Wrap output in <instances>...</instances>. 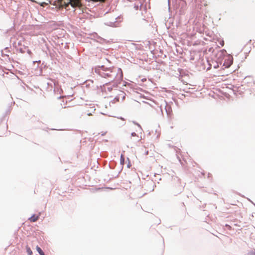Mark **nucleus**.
I'll use <instances>...</instances> for the list:
<instances>
[{
  "label": "nucleus",
  "mask_w": 255,
  "mask_h": 255,
  "mask_svg": "<svg viewBox=\"0 0 255 255\" xmlns=\"http://www.w3.org/2000/svg\"><path fill=\"white\" fill-rule=\"evenodd\" d=\"M148 151H146L145 152V155H148Z\"/></svg>",
  "instance_id": "obj_25"
},
{
  "label": "nucleus",
  "mask_w": 255,
  "mask_h": 255,
  "mask_svg": "<svg viewBox=\"0 0 255 255\" xmlns=\"http://www.w3.org/2000/svg\"><path fill=\"white\" fill-rule=\"evenodd\" d=\"M250 255H255V251L251 252L249 253Z\"/></svg>",
  "instance_id": "obj_17"
},
{
  "label": "nucleus",
  "mask_w": 255,
  "mask_h": 255,
  "mask_svg": "<svg viewBox=\"0 0 255 255\" xmlns=\"http://www.w3.org/2000/svg\"><path fill=\"white\" fill-rule=\"evenodd\" d=\"M226 227H227L229 229H230L231 228V227L230 225H228V224L226 225Z\"/></svg>",
  "instance_id": "obj_19"
},
{
  "label": "nucleus",
  "mask_w": 255,
  "mask_h": 255,
  "mask_svg": "<svg viewBox=\"0 0 255 255\" xmlns=\"http://www.w3.org/2000/svg\"><path fill=\"white\" fill-rule=\"evenodd\" d=\"M223 52V56L221 58V60H222V66L224 67L225 68H229L233 62V58L231 55H226L224 56V50H222Z\"/></svg>",
  "instance_id": "obj_2"
},
{
  "label": "nucleus",
  "mask_w": 255,
  "mask_h": 255,
  "mask_svg": "<svg viewBox=\"0 0 255 255\" xmlns=\"http://www.w3.org/2000/svg\"><path fill=\"white\" fill-rule=\"evenodd\" d=\"M91 115V113H88V115H89H89Z\"/></svg>",
  "instance_id": "obj_30"
},
{
  "label": "nucleus",
  "mask_w": 255,
  "mask_h": 255,
  "mask_svg": "<svg viewBox=\"0 0 255 255\" xmlns=\"http://www.w3.org/2000/svg\"><path fill=\"white\" fill-rule=\"evenodd\" d=\"M130 166H131V165H130V162H128V165H127V166H128V168H129Z\"/></svg>",
  "instance_id": "obj_22"
},
{
  "label": "nucleus",
  "mask_w": 255,
  "mask_h": 255,
  "mask_svg": "<svg viewBox=\"0 0 255 255\" xmlns=\"http://www.w3.org/2000/svg\"><path fill=\"white\" fill-rule=\"evenodd\" d=\"M109 166H110V168H111V169H113L114 167V166H112V165L111 164L109 165Z\"/></svg>",
  "instance_id": "obj_23"
},
{
  "label": "nucleus",
  "mask_w": 255,
  "mask_h": 255,
  "mask_svg": "<svg viewBox=\"0 0 255 255\" xmlns=\"http://www.w3.org/2000/svg\"><path fill=\"white\" fill-rule=\"evenodd\" d=\"M118 71H120V72H121L120 78H121V79H122V78H123V73H122V71L121 69V68H118Z\"/></svg>",
  "instance_id": "obj_14"
},
{
  "label": "nucleus",
  "mask_w": 255,
  "mask_h": 255,
  "mask_svg": "<svg viewBox=\"0 0 255 255\" xmlns=\"http://www.w3.org/2000/svg\"><path fill=\"white\" fill-rule=\"evenodd\" d=\"M145 186L147 187L146 190L149 192H152L154 190L155 185L152 180L147 181L145 183Z\"/></svg>",
  "instance_id": "obj_4"
},
{
  "label": "nucleus",
  "mask_w": 255,
  "mask_h": 255,
  "mask_svg": "<svg viewBox=\"0 0 255 255\" xmlns=\"http://www.w3.org/2000/svg\"><path fill=\"white\" fill-rule=\"evenodd\" d=\"M110 23H111V24H109V25L112 26V25H113V24H114V23H113V22H110Z\"/></svg>",
  "instance_id": "obj_24"
},
{
  "label": "nucleus",
  "mask_w": 255,
  "mask_h": 255,
  "mask_svg": "<svg viewBox=\"0 0 255 255\" xmlns=\"http://www.w3.org/2000/svg\"><path fill=\"white\" fill-rule=\"evenodd\" d=\"M160 108L161 111V112H162V114H163V112H162V109L161 107H160Z\"/></svg>",
  "instance_id": "obj_27"
},
{
  "label": "nucleus",
  "mask_w": 255,
  "mask_h": 255,
  "mask_svg": "<svg viewBox=\"0 0 255 255\" xmlns=\"http://www.w3.org/2000/svg\"><path fill=\"white\" fill-rule=\"evenodd\" d=\"M218 55L219 56L217 58V61H212V63H209V66L207 68V70L210 69L212 66L214 69H217L219 67V65H221L222 64V60H221V58L223 56V52H220Z\"/></svg>",
  "instance_id": "obj_3"
},
{
  "label": "nucleus",
  "mask_w": 255,
  "mask_h": 255,
  "mask_svg": "<svg viewBox=\"0 0 255 255\" xmlns=\"http://www.w3.org/2000/svg\"><path fill=\"white\" fill-rule=\"evenodd\" d=\"M139 140H140V139H137V141H139Z\"/></svg>",
  "instance_id": "obj_32"
},
{
  "label": "nucleus",
  "mask_w": 255,
  "mask_h": 255,
  "mask_svg": "<svg viewBox=\"0 0 255 255\" xmlns=\"http://www.w3.org/2000/svg\"><path fill=\"white\" fill-rule=\"evenodd\" d=\"M27 53H28L29 54H30L31 53V51H30L29 49H28V50H27Z\"/></svg>",
  "instance_id": "obj_20"
},
{
  "label": "nucleus",
  "mask_w": 255,
  "mask_h": 255,
  "mask_svg": "<svg viewBox=\"0 0 255 255\" xmlns=\"http://www.w3.org/2000/svg\"><path fill=\"white\" fill-rule=\"evenodd\" d=\"M20 51L21 53H23V51H22L21 49H20Z\"/></svg>",
  "instance_id": "obj_29"
},
{
  "label": "nucleus",
  "mask_w": 255,
  "mask_h": 255,
  "mask_svg": "<svg viewBox=\"0 0 255 255\" xmlns=\"http://www.w3.org/2000/svg\"><path fill=\"white\" fill-rule=\"evenodd\" d=\"M138 5H137V6H135V9H138Z\"/></svg>",
  "instance_id": "obj_26"
},
{
  "label": "nucleus",
  "mask_w": 255,
  "mask_h": 255,
  "mask_svg": "<svg viewBox=\"0 0 255 255\" xmlns=\"http://www.w3.org/2000/svg\"><path fill=\"white\" fill-rule=\"evenodd\" d=\"M123 94H124V92L123 91H121L120 92V94H119L118 95V96H117L114 100H116V101H119V100H120V97L121 96V95H123Z\"/></svg>",
  "instance_id": "obj_12"
},
{
  "label": "nucleus",
  "mask_w": 255,
  "mask_h": 255,
  "mask_svg": "<svg viewBox=\"0 0 255 255\" xmlns=\"http://www.w3.org/2000/svg\"><path fill=\"white\" fill-rule=\"evenodd\" d=\"M38 218V216H36L35 214H33L30 218H29L28 220H30V221L31 222H35L37 221Z\"/></svg>",
  "instance_id": "obj_8"
},
{
  "label": "nucleus",
  "mask_w": 255,
  "mask_h": 255,
  "mask_svg": "<svg viewBox=\"0 0 255 255\" xmlns=\"http://www.w3.org/2000/svg\"><path fill=\"white\" fill-rule=\"evenodd\" d=\"M105 133H103L102 134V135H105Z\"/></svg>",
  "instance_id": "obj_31"
},
{
  "label": "nucleus",
  "mask_w": 255,
  "mask_h": 255,
  "mask_svg": "<svg viewBox=\"0 0 255 255\" xmlns=\"http://www.w3.org/2000/svg\"><path fill=\"white\" fill-rule=\"evenodd\" d=\"M174 185L171 189V193L174 196L180 194L184 189V186L181 184V180L178 177H173Z\"/></svg>",
  "instance_id": "obj_1"
},
{
  "label": "nucleus",
  "mask_w": 255,
  "mask_h": 255,
  "mask_svg": "<svg viewBox=\"0 0 255 255\" xmlns=\"http://www.w3.org/2000/svg\"><path fill=\"white\" fill-rule=\"evenodd\" d=\"M112 87H108V90L109 91H112Z\"/></svg>",
  "instance_id": "obj_21"
},
{
  "label": "nucleus",
  "mask_w": 255,
  "mask_h": 255,
  "mask_svg": "<svg viewBox=\"0 0 255 255\" xmlns=\"http://www.w3.org/2000/svg\"><path fill=\"white\" fill-rule=\"evenodd\" d=\"M111 67H106L104 65H102L101 66H99L97 68H96L95 69V72L97 73H98L99 71H100V70H102V72H105V71H110L111 72H112L113 71L111 70Z\"/></svg>",
  "instance_id": "obj_5"
},
{
  "label": "nucleus",
  "mask_w": 255,
  "mask_h": 255,
  "mask_svg": "<svg viewBox=\"0 0 255 255\" xmlns=\"http://www.w3.org/2000/svg\"><path fill=\"white\" fill-rule=\"evenodd\" d=\"M166 114L168 117H170L172 114V109L170 105H168L167 103H165L164 107Z\"/></svg>",
  "instance_id": "obj_6"
},
{
  "label": "nucleus",
  "mask_w": 255,
  "mask_h": 255,
  "mask_svg": "<svg viewBox=\"0 0 255 255\" xmlns=\"http://www.w3.org/2000/svg\"><path fill=\"white\" fill-rule=\"evenodd\" d=\"M99 74L102 77H112V75L109 73H105L104 72H101V71L98 72Z\"/></svg>",
  "instance_id": "obj_7"
},
{
  "label": "nucleus",
  "mask_w": 255,
  "mask_h": 255,
  "mask_svg": "<svg viewBox=\"0 0 255 255\" xmlns=\"http://www.w3.org/2000/svg\"><path fill=\"white\" fill-rule=\"evenodd\" d=\"M45 255V254H42V255Z\"/></svg>",
  "instance_id": "obj_33"
},
{
  "label": "nucleus",
  "mask_w": 255,
  "mask_h": 255,
  "mask_svg": "<svg viewBox=\"0 0 255 255\" xmlns=\"http://www.w3.org/2000/svg\"><path fill=\"white\" fill-rule=\"evenodd\" d=\"M98 39H99V42H100L101 43H104L106 41V39H105L103 38H102L100 36L98 37Z\"/></svg>",
  "instance_id": "obj_13"
},
{
  "label": "nucleus",
  "mask_w": 255,
  "mask_h": 255,
  "mask_svg": "<svg viewBox=\"0 0 255 255\" xmlns=\"http://www.w3.org/2000/svg\"><path fill=\"white\" fill-rule=\"evenodd\" d=\"M122 96V101H124L125 99V96H126V94L124 93V94H123V95H121Z\"/></svg>",
  "instance_id": "obj_15"
},
{
  "label": "nucleus",
  "mask_w": 255,
  "mask_h": 255,
  "mask_svg": "<svg viewBox=\"0 0 255 255\" xmlns=\"http://www.w3.org/2000/svg\"><path fill=\"white\" fill-rule=\"evenodd\" d=\"M26 250L28 255H32V252L30 247H29L28 246H26Z\"/></svg>",
  "instance_id": "obj_9"
},
{
  "label": "nucleus",
  "mask_w": 255,
  "mask_h": 255,
  "mask_svg": "<svg viewBox=\"0 0 255 255\" xmlns=\"http://www.w3.org/2000/svg\"><path fill=\"white\" fill-rule=\"evenodd\" d=\"M36 249L37 252L38 253V254H39V255L44 254L43 251L38 246H37L36 247Z\"/></svg>",
  "instance_id": "obj_10"
},
{
  "label": "nucleus",
  "mask_w": 255,
  "mask_h": 255,
  "mask_svg": "<svg viewBox=\"0 0 255 255\" xmlns=\"http://www.w3.org/2000/svg\"><path fill=\"white\" fill-rule=\"evenodd\" d=\"M131 135L132 136H137V134H136V133L135 132H132L131 133Z\"/></svg>",
  "instance_id": "obj_16"
},
{
  "label": "nucleus",
  "mask_w": 255,
  "mask_h": 255,
  "mask_svg": "<svg viewBox=\"0 0 255 255\" xmlns=\"http://www.w3.org/2000/svg\"><path fill=\"white\" fill-rule=\"evenodd\" d=\"M136 125H137V126L139 127V128H140V129L142 130L141 127L140 125L139 124H138V123H136Z\"/></svg>",
  "instance_id": "obj_18"
},
{
  "label": "nucleus",
  "mask_w": 255,
  "mask_h": 255,
  "mask_svg": "<svg viewBox=\"0 0 255 255\" xmlns=\"http://www.w3.org/2000/svg\"><path fill=\"white\" fill-rule=\"evenodd\" d=\"M125 157L123 154L121 155L120 157V163L122 165H124L125 164Z\"/></svg>",
  "instance_id": "obj_11"
},
{
  "label": "nucleus",
  "mask_w": 255,
  "mask_h": 255,
  "mask_svg": "<svg viewBox=\"0 0 255 255\" xmlns=\"http://www.w3.org/2000/svg\"><path fill=\"white\" fill-rule=\"evenodd\" d=\"M132 122H133V123L134 125H136V123H136V122H135V121H133Z\"/></svg>",
  "instance_id": "obj_28"
}]
</instances>
